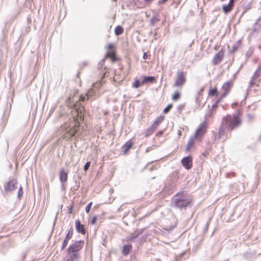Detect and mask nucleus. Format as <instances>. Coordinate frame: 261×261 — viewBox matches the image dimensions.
I'll list each match as a JSON object with an SVG mask.
<instances>
[{"label":"nucleus","mask_w":261,"mask_h":261,"mask_svg":"<svg viewBox=\"0 0 261 261\" xmlns=\"http://www.w3.org/2000/svg\"><path fill=\"white\" fill-rule=\"evenodd\" d=\"M156 130V129L151 125L145 132V136L148 137L151 135Z\"/></svg>","instance_id":"nucleus-21"},{"label":"nucleus","mask_w":261,"mask_h":261,"mask_svg":"<svg viewBox=\"0 0 261 261\" xmlns=\"http://www.w3.org/2000/svg\"><path fill=\"white\" fill-rule=\"evenodd\" d=\"M165 117L164 116H160L154 120L152 125L156 129L158 126L164 121Z\"/></svg>","instance_id":"nucleus-16"},{"label":"nucleus","mask_w":261,"mask_h":261,"mask_svg":"<svg viewBox=\"0 0 261 261\" xmlns=\"http://www.w3.org/2000/svg\"><path fill=\"white\" fill-rule=\"evenodd\" d=\"M224 50L223 49H221L215 55L212 60V64L214 65H216L219 64L223 60L224 57Z\"/></svg>","instance_id":"nucleus-10"},{"label":"nucleus","mask_w":261,"mask_h":261,"mask_svg":"<svg viewBox=\"0 0 261 261\" xmlns=\"http://www.w3.org/2000/svg\"><path fill=\"white\" fill-rule=\"evenodd\" d=\"M132 249L131 245H124L122 249V253L124 255H128Z\"/></svg>","instance_id":"nucleus-19"},{"label":"nucleus","mask_w":261,"mask_h":261,"mask_svg":"<svg viewBox=\"0 0 261 261\" xmlns=\"http://www.w3.org/2000/svg\"><path fill=\"white\" fill-rule=\"evenodd\" d=\"M196 140H197L195 136L191 137L189 139L186 148V151H190L195 146Z\"/></svg>","instance_id":"nucleus-13"},{"label":"nucleus","mask_w":261,"mask_h":261,"mask_svg":"<svg viewBox=\"0 0 261 261\" xmlns=\"http://www.w3.org/2000/svg\"><path fill=\"white\" fill-rule=\"evenodd\" d=\"M155 81V77L152 76H144L143 77V80L142 81V84H146L148 83H153Z\"/></svg>","instance_id":"nucleus-17"},{"label":"nucleus","mask_w":261,"mask_h":261,"mask_svg":"<svg viewBox=\"0 0 261 261\" xmlns=\"http://www.w3.org/2000/svg\"><path fill=\"white\" fill-rule=\"evenodd\" d=\"M153 0H144V1L146 3H150L152 2Z\"/></svg>","instance_id":"nucleus-43"},{"label":"nucleus","mask_w":261,"mask_h":261,"mask_svg":"<svg viewBox=\"0 0 261 261\" xmlns=\"http://www.w3.org/2000/svg\"><path fill=\"white\" fill-rule=\"evenodd\" d=\"M168 0H160L159 1V4H163L165 3H166Z\"/></svg>","instance_id":"nucleus-42"},{"label":"nucleus","mask_w":261,"mask_h":261,"mask_svg":"<svg viewBox=\"0 0 261 261\" xmlns=\"http://www.w3.org/2000/svg\"><path fill=\"white\" fill-rule=\"evenodd\" d=\"M182 166L187 169H190L192 167V158L189 156L183 158L181 160Z\"/></svg>","instance_id":"nucleus-11"},{"label":"nucleus","mask_w":261,"mask_h":261,"mask_svg":"<svg viewBox=\"0 0 261 261\" xmlns=\"http://www.w3.org/2000/svg\"><path fill=\"white\" fill-rule=\"evenodd\" d=\"M84 241L82 240L75 241L73 243L69 246L67 249L68 254L71 253H79L84 245Z\"/></svg>","instance_id":"nucleus-7"},{"label":"nucleus","mask_w":261,"mask_h":261,"mask_svg":"<svg viewBox=\"0 0 261 261\" xmlns=\"http://www.w3.org/2000/svg\"><path fill=\"white\" fill-rule=\"evenodd\" d=\"M221 1H224L225 0H221Z\"/></svg>","instance_id":"nucleus-47"},{"label":"nucleus","mask_w":261,"mask_h":261,"mask_svg":"<svg viewBox=\"0 0 261 261\" xmlns=\"http://www.w3.org/2000/svg\"><path fill=\"white\" fill-rule=\"evenodd\" d=\"M181 97V94L179 92H175L172 96V99L174 101L179 100Z\"/></svg>","instance_id":"nucleus-26"},{"label":"nucleus","mask_w":261,"mask_h":261,"mask_svg":"<svg viewBox=\"0 0 261 261\" xmlns=\"http://www.w3.org/2000/svg\"><path fill=\"white\" fill-rule=\"evenodd\" d=\"M74 207L73 203H72L71 205L68 207V213L69 214H71L72 213V211Z\"/></svg>","instance_id":"nucleus-37"},{"label":"nucleus","mask_w":261,"mask_h":261,"mask_svg":"<svg viewBox=\"0 0 261 261\" xmlns=\"http://www.w3.org/2000/svg\"><path fill=\"white\" fill-rule=\"evenodd\" d=\"M236 105H237V103H232V104L231 105V107H232V108H234V106H236Z\"/></svg>","instance_id":"nucleus-44"},{"label":"nucleus","mask_w":261,"mask_h":261,"mask_svg":"<svg viewBox=\"0 0 261 261\" xmlns=\"http://www.w3.org/2000/svg\"><path fill=\"white\" fill-rule=\"evenodd\" d=\"M218 94V89L216 87L213 88H211L209 90L208 92V96L213 97L216 96Z\"/></svg>","instance_id":"nucleus-20"},{"label":"nucleus","mask_w":261,"mask_h":261,"mask_svg":"<svg viewBox=\"0 0 261 261\" xmlns=\"http://www.w3.org/2000/svg\"><path fill=\"white\" fill-rule=\"evenodd\" d=\"M17 181L16 179H12L4 185V189L6 193H10L15 190L17 188Z\"/></svg>","instance_id":"nucleus-9"},{"label":"nucleus","mask_w":261,"mask_h":261,"mask_svg":"<svg viewBox=\"0 0 261 261\" xmlns=\"http://www.w3.org/2000/svg\"><path fill=\"white\" fill-rule=\"evenodd\" d=\"M234 1H235V0H229V3L228 5H230L232 7H234Z\"/></svg>","instance_id":"nucleus-39"},{"label":"nucleus","mask_w":261,"mask_h":261,"mask_svg":"<svg viewBox=\"0 0 261 261\" xmlns=\"http://www.w3.org/2000/svg\"><path fill=\"white\" fill-rule=\"evenodd\" d=\"M59 177L61 182H65L68 179V172L65 171L63 169H61L59 173Z\"/></svg>","instance_id":"nucleus-14"},{"label":"nucleus","mask_w":261,"mask_h":261,"mask_svg":"<svg viewBox=\"0 0 261 261\" xmlns=\"http://www.w3.org/2000/svg\"><path fill=\"white\" fill-rule=\"evenodd\" d=\"M207 129V123L206 121H204L199 124L194 135V136L197 138L198 141L201 142L202 138L206 133Z\"/></svg>","instance_id":"nucleus-4"},{"label":"nucleus","mask_w":261,"mask_h":261,"mask_svg":"<svg viewBox=\"0 0 261 261\" xmlns=\"http://www.w3.org/2000/svg\"><path fill=\"white\" fill-rule=\"evenodd\" d=\"M143 85V84H142V81L141 82L139 79L136 78L135 79L134 82L133 84V87L135 88H138Z\"/></svg>","instance_id":"nucleus-24"},{"label":"nucleus","mask_w":261,"mask_h":261,"mask_svg":"<svg viewBox=\"0 0 261 261\" xmlns=\"http://www.w3.org/2000/svg\"><path fill=\"white\" fill-rule=\"evenodd\" d=\"M134 143L132 140H128L123 145V148H124V154H126L128 150L133 147Z\"/></svg>","instance_id":"nucleus-15"},{"label":"nucleus","mask_w":261,"mask_h":261,"mask_svg":"<svg viewBox=\"0 0 261 261\" xmlns=\"http://www.w3.org/2000/svg\"><path fill=\"white\" fill-rule=\"evenodd\" d=\"M225 129H227L222 125V127L220 128L219 132V136L220 137L225 134Z\"/></svg>","instance_id":"nucleus-30"},{"label":"nucleus","mask_w":261,"mask_h":261,"mask_svg":"<svg viewBox=\"0 0 261 261\" xmlns=\"http://www.w3.org/2000/svg\"><path fill=\"white\" fill-rule=\"evenodd\" d=\"M90 165H91V162L90 161L87 162L84 167V170L87 171L89 168Z\"/></svg>","instance_id":"nucleus-36"},{"label":"nucleus","mask_w":261,"mask_h":261,"mask_svg":"<svg viewBox=\"0 0 261 261\" xmlns=\"http://www.w3.org/2000/svg\"><path fill=\"white\" fill-rule=\"evenodd\" d=\"M218 101V99L216 100L215 103L214 105H213V108H217V106L220 103V102H217Z\"/></svg>","instance_id":"nucleus-40"},{"label":"nucleus","mask_w":261,"mask_h":261,"mask_svg":"<svg viewBox=\"0 0 261 261\" xmlns=\"http://www.w3.org/2000/svg\"><path fill=\"white\" fill-rule=\"evenodd\" d=\"M69 106L73 109L72 111V118L65 122L61 126V129L65 131L62 136V139H64L74 137L79 130L81 126L80 121H82L84 119V108L83 107L78 106L77 103L71 106L70 103Z\"/></svg>","instance_id":"nucleus-1"},{"label":"nucleus","mask_w":261,"mask_h":261,"mask_svg":"<svg viewBox=\"0 0 261 261\" xmlns=\"http://www.w3.org/2000/svg\"><path fill=\"white\" fill-rule=\"evenodd\" d=\"M185 103L181 104L178 106L177 110L179 113H181L182 111L185 109Z\"/></svg>","instance_id":"nucleus-31"},{"label":"nucleus","mask_w":261,"mask_h":261,"mask_svg":"<svg viewBox=\"0 0 261 261\" xmlns=\"http://www.w3.org/2000/svg\"><path fill=\"white\" fill-rule=\"evenodd\" d=\"M233 86V82L232 81H228L224 83L221 87V94L218 98L217 102H221L223 98L225 97L230 92L231 89Z\"/></svg>","instance_id":"nucleus-6"},{"label":"nucleus","mask_w":261,"mask_h":261,"mask_svg":"<svg viewBox=\"0 0 261 261\" xmlns=\"http://www.w3.org/2000/svg\"><path fill=\"white\" fill-rule=\"evenodd\" d=\"M159 134H162V133L161 132H159Z\"/></svg>","instance_id":"nucleus-46"},{"label":"nucleus","mask_w":261,"mask_h":261,"mask_svg":"<svg viewBox=\"0 0 261 261\" xmlns=\"http://www.w3.org/2000/svg\"><path fill=\"white\" fill-rule=\"evenodd\" d=\"M68 242H69V241L68 240H66V239H64V240L62 243V247H61L62 250H63L65 248V247L67 246V245L68 244Z\"/></svg>","instance_id":"nucleus-32"},{"label":"nucleus","mask_w":261,"mask_h":261,"mask_svg":"<svg viewBox=\"0 0 261 261\" xmlns=\"http://www.w3.org/2000/svg\"><path fill=\"white\" fill-rule=\"evenodd\" d=\"M148 56L146 53H144L143 54V58L144 59H147L148 58Z\"/></svg>","instance_id":"nucleus-41"},{"label":"nucleus","mask_w":261,"mask_h":261,"mask_svg":"<svg viewBox=\"0 0 261 261\" xmlns=\"http://www.w3.org/2000/svg\"><path fill=\"white\" fill-rule=\"evenodd\" d=\"M173 105L172 104L170 103L163 110V113L164 114L168 113L170 110L172 108Z\"/></svg>","instance_id":"nucleus-29"},{"label":"nucleus","mask_w":261,"mask_h":261,"mask_svg":"<svg viewBox=\"0 0 261 261\" xmlns=\"http://www.w3.org/2000/svg\"><path fill=\"white\" fill-rule=\"evenodd\" d=\"M68 255L69 257L66 261H79V253H71L70 254Z\"/></svg>","instance_id":"nucleus-18"},{"label":"nucleus","mask_w":261,"mask_h":261,"mask_svg":"<svg viewBox=\"0 0 261 261\" xmlns=\"http://www.w3.org/2000/svg\"><path fill=\"white\" fill-rule=\"evenodd\" d=\"M92 205V202H90V203H88V204L86 206V208H85V211H86V212L87 213H89L90 211V209H91V207Z\"/></svg>","instance_id":"nucleus-33"},{"label":"nucleus","mask_w":261,"mask_h":261,"mask_svg":"<svg viewBox=\"0 0 261 261\" xmlns=\"http://www.w3.org/2000/svg\"><path fill=\"white\" fill-rule=\"evenodd\" d=\"M186 81V73L182 71H178L176 73L173 86L174 87H182Z\"/></svg>","instance_id":"nucleus-5"},{"label":"nucleus","mask_w":261,"mask_h":261,"mask_svg":"<svg viewBox=\"0 0 261 261\" xmlns=\"http://www.w3.org/2000/svg\"><path fill=\"white\" fill-rule=\"evenodd\" d=\"M138 234H139L138 233H136V234L133 233L131 237L128 238V240L130 241V240L137 238L138 237Z\"/></svg>","instance_id":"nucleus-38"},{"label":"nucleus","mask_w":261,"mask_h":261,"mask_svg":"<svg viewBox=\"0 0 261 261\" xmlns=\"http://www.w3.org/2000/svg\"><path fill=\"white\" fill-rule=\"evenodd\" d=\"M90 93V91H89L87 94H84V95L82 94V95H81L80 97V98H79V100L81 101H84L86 99H87V100L89 99Z\"/></svg>","instance_id":"nucleus-27"},{"label":"nucleus","mask_w":261,"mask_h":261,"mask_svg":"<svg viewBox=\"0 0 261 261\" xmlns=\"http://www.w3.org/2000/svg\"><path fill=\"white\" fill-rule=\"evenodd\" d=\"M123 28L120 25L117 26L115 29V34L117 36L122 34L123 33Z\"/></svg>","instance_id":"nucleus-22"},{"label":"nucleus","mask_w":261,"mask_h":261,"mask_svg":"<svg viewBox=\"0 0 261 261\" xmlns=\"http://www.w3.org/2000/svg\"><path fill=\"white\" fill-rule=\"evenodd\" d=\"M73 234V230L72 228H71L68 230V233L66 234L65 239L69 241L72 237Z\"/></svg>","instance_id":"nucleus-28"},{"label":"nucleus","mask_w":261,"mask_h":261,"mask_svg":"<svg viewBox=\"0 0 261 261\" xmlns=\"http://www.w3.org/2000/svg\"><path fill=\"white\" fill-rule=\"evenodd\" d=\"M75 224L76 230L79 233H80L83 235H85L86 233V230L85 226L81 224L79 220L75 221Z\"/></svg>","instance_id":"nucleus-12"},{"label":"nucleus","mask_w":261,"mask_h":261,"mask_svg":"<svg viewBox=\"0 0 261 261\" xmlns=\"http://www.w3.org/2000/svg\"><path fill=\"white\" fill-rule=\"evenodd\" d=\"M112 1H114L115 2H116L117 1V0H112Z\"/></svg>","instance_id":"nucleus-45"},{"label":"nucleus","mask_w":261,"mask_h":261,"mask_svg":"<svg viewBox=\"0 0 261 261\" xmlns=\"http://www.w3.org/2000/svg\"><path fill=\"white\" fill-rule=\"evenodd\" d=\"M184 198V194L183 192L178 193L175 196L174 203L176 207L180 208L186 207L192 203V199L191 198L185 199Z\"/></svg>","instance_id":"nucleus-3"},{"label":"nucleus","mask_w":261,"mask_h":261,"mask_svg":"<svg viewBox=\"0 0 261 261\" xmlns=\"http://www.w3.org/2000/svg\"><path fill=\"white\" fill-rule=\"evenodd\" d=\"M233 7L229 5H225L222 7L223 10L225 14L230 12L233 9Z\"/></svg>","instance_id":"nucleus-23"},{"label":"nucleus","mask_w":261,"mask_h":261,"mask_svg":"<svg viewBox=\"0 0 261 261\" xmlns=\"http://www.w3.org/2000/svg\"><path fill=\"white\" fill-rule=\"evenodd\" d=\"M242 116V113L240 111L232 115H227L222 119V125L231 132L241 125Z\"/></svg>","instance_id":"nucleus-2"},{"label":"nucleus","mask_w":261,"mask_h":261,"mask_svg":"<svg viewBox=\"0 0 261 261\" xmlns=\"http://www.w3.org/2000/svg\"><path fill=\"white\" fill-rule=\"evenodd\" d=\"M97 219V218L96 216H93L91 220V221H90L91 224H93V225L95 224L96 222Z\"/></svg>","instance_id":"nucleus-35"},{"label":"nucleus","mask_w":261,"mask_h":261,"mask_svg":"<svg viewBox=\"0 0 261 261\" xmlns=\"http://www.w3.org/2000/svg\"><path fill=\"white\" fill-rule=\"evenodd\" d=\"M107 50L106 57L110 59L112 62L114 63L119 60L116 56V48L114 45L111 43L107 45Z\"/></svg>","instance_id":"nucleus-8"},{"label":"nucleus","mask_w":261,"mask_h":261,"mask_svg":"<svg viewBox=\"0 0 261 261\" xmlns=\"http://www.w3.org/2000/svg\"><path fill=\"white\" fill-rule=\"evenodd\" d=\"M23 194V190H22V187H20L19 188V191H18V198L19 199L21 198V197H22Z\"/></svg>","instance_id":"nucleus-34"},{"label":"nucleus","mask_w":261,"mask_h":261,"mask_svg":"<svg viewBox=\"0 0 261 261\" xmlns=\"http://www.w3.org/2000/svg\"><path fill=\"white\" fill-rule=\"evenodd\" d=\"M260 76H261V65L258 66L253 75L254 79H257Z\"/></svg>","instance_id":"nucleus-25"}]
</instances>
